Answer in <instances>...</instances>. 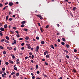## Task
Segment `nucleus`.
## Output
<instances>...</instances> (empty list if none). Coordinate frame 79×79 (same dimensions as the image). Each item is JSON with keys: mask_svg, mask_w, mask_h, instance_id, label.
Instances as JSON below:
<instances>
[{"mask_svg": "<svg viewBox=\"0 0 79 79\" xmlns=\"http://www.w3.org/2000/svg\"><path fill=\"white\" fill-rule=\"evenodd\" d=\"M7 48L8 50H12V49H13V48L11 47H7Z\"/></svg>", "mask_w": 79, "mask_h": 79, "instance_id": "obj_1", "label": "nucleus"}, {"mask_svg": "<svg viewBox=\"0 0 79 79\" xmlns=\"http://www.w3.org/2000/svg\"><path fill=\"white\" fill-rule=\"evenodd\" d=\"M4 76H6V73H5L4 72V74L2 75V76L3 77H5Z\"/></svg>", "mask_w": 79, "mask_h": 79, "instance_id": "obj_2", "label": "nucleus"}, {"mask_svg": "<svg viewBox=\"0 0 79 79\" xmlns=\"http://www.w3.org/2000/svg\"><path fill=\"white\" fill-rule=\"evenodd\" d=\"M13 5V2H10L9 4V6H12Z\"/></svg>", "mask_w": 79, "mask_h": 79, "instance_id": "obj_3", "label": "nucleus"}, {"mask_svg": "<svg viewBox=\"0 0 79 79\" xmlns=\"http://www.w3.org/2000/svg\"><path fill=\"white\" fill-rule=\"evenodd\" d=\"M39 46H37L36 47V49L35 50L36 52H37V51H38V50H39Z\"/></svg>", "mask_w": 79, "mask_h": 79, "instance_id": "obj_4", "label": "nucleus"}, {"mask_svg": "<svg viewBox=\"0 0 79 79\" xmlns=\"http://www.w3.org/2000/svg\"><path fill=\"white\" fill-rule=\"evenodd\" d=\"M0 30L1 31H5V29H4V28L1 27L0 28Z\"/></svg>", "mask_w": 79, "mask_h": 79, "instance_id": "obj_5", "label": "nucleus"}, {"mask_svg": "<svg viewBox=\"0 0 79 79\" xmlns=\"http://www.w3.org/2000/svg\"><path fill=\"white\" fill-rule=\"evenodd\" d=\"M9 63H11V64H13V61L12 60H9Z\"/></svg>", "mask_w": 79, "mask_h": 79, "instance_id": "obj_6", "label": "nucleus"}, {"mask_svg": "<svg viewBox=\"0 0 79 79\" xmlns=\"http://www.w3.org/2000/svg\"><path fill=\"white\" fill-rule=\"evenodd\" d=\"M0 35L1 36H2V35H3V32L2 31H0Z\"/></svg>", "mask_w": 79, "mask_h": 79, "instance_id": "obj_7", "label": "nucleus"}, {"mask_svg": "<svg viewBox=\"0 0 79 79\" xmlns=\"http://www.w3.org/2000/svg\"><path fill=\"white\" fill-rule=\"evenodd\" d=\"M47 53H48V51H46V52H44V55H47Z\"/></svg>", "mask_w": 79, "mask_h": 79, "instance_id": "obj_8", "label": "nucleus"}, {"mask_svg": "<svg viewBox=\"0 0 79 79\" xmlns=\"http://www.w3.org/2000/svg\"><path fill=\"white\" fill-rule=\"evenodd\" d=\"M7 27H8V25H7V24H5V25H4V27L5 29H6V28Z\"/></svg>", "mask_w": 79, "mask_h": 79, "instance_id": "obj_9", "label": "nucleus"}, {"mask_svg": "<svg viewBox=\"0 0 79 79\" xmlns=\"http://www.w3.org/2000/svg\"><path fill=\"white\" fill-rule=\"evenodd\" d=\"M7 7H8V6H5L3 8V10H5L6 9V8H7Z\"/></svg>", "mask_w": 79, "mask_h": 79, "instance_id": "obj_10", "label": "nucleus"}, {"mask_svg": "<svg viewBox=\"0 0 79 79\" xmlns=\"http://www.w3.org/2000/svg\"><path fill=\"white\" fill-rule=\"evenodd\" d=\"M50 54H48V55H47L46 56V57L47 58H49V57H50Z\"/></svg>", "mask_w": 79, "mask_h": 79, "instance_id": "obj_11", "label": "nucleus"}, {"mask_svg": "<svg viewBox=\"0 0 79 79\" xmlns=\"http://www.w3.org/2000/svg\"><path fill=\"white\" fill-rule=\"evenodd\" d=\"M44 43H45V41H41V44L42 45H44Z\"/></svg>", "mask_w": 79, "mask_h": 79, "instance_id": "obj_12", "label": "nucleus"}, {"mask_svg": "<svg viewBox=\"0 0 79 79\" xmlns=\"http://www.w3.org/2000/svg\"><path fill=\"white\" fill-rule=\"evenodd\" d=\"M15 75L17 77H18L19 75V73H17Z\"/></svg>", "mask_w": 79, "mask_h": 79, "instance_id": "obj_13", "label": "nucleus"}, {"mask_svg": "<svg viewBox=\"0 0 79 79\" xmlns=\"http://www.w3.org/2000/svg\"><path fill=\"white\" fill-rule=\"evenodd\" d=\"M50 47L51 48H53V49H54V48H54V47H53V46L52 45H51Z\"/></svg>", "mask_w": 79, "mask_h": 79, "instance_id": "obj_14", "label": "nucleus"}, {"mask_svg": "<svg viewBox=\"0 0 79 79\" xmlns=\"http://www.w3.org/2000/svg\"><path fill=\"white\" fill-rule=\"evenodd\" d=\"M6 39L7 40H9L10 39L9 38V37H8V36H6Z\"/></svg>", "mask_w": 79, "mask_h": 79, "instance_id": "obj_15", "label": "nucleus"}, {"mask_svg": "<svg viewBox=\"0 0 79 79\" xmlns=\"http://www.w3.org/2000/svg\"><path fill=\"white\" fill-rule=\"evenodd\" d=\"M6 51H4L3 52V55H6Z\"/></svg>", "mask_w": 79, "mask_h": 79, "instance_id": "obj_16", "label": "nucleus"}, {"mask_svg": "<svg viewBox=\"0 0 79 79\" xmlns=\"http://www.w3.org/2000/svg\"><path fill=\"white\" fill-rule=\"evenodd\" d=\"M66 47L68 48H69V45L68 44L66 45Z\"/></svg>", "mask_w": 79, "mask_h": 79, "instance_id": "obj_17", "label": "nucleus"}, {"mask_svg": "<svg viewBox=\"0 0 79 79\" xmlns=\"http://www.w3.org/2000/svg\"><path fill=\"white\" fill-rule=\"evenodd\" d=\"M8 17H9V16L8 15L6 16V21H7V20H8Z\"/></svg>", "mask_w": 79, "mask_h": 79, "instance_id": "obj_18", "label": "nucleus"}, {"mask_svg": "<svg viewBox=\"0 0 79 79\" xmlns=\"http://www.w3.org/2000/svg\"><path fill=\"white\" fill-rule=\"evenodd\" d=\"M26 22L25 21H23L21 22L22 24H25Z\"/></svg>", "mask_w": 79, "mask_h": 79, "instance_id": "obj_19", "label": "nucleus"}, {"mask_svg": "<svg viewBox=\"0 0 79 79\" xmlns=\"http://www.w3.org/2000/svg\"><path fill=\"white\" fill-rule=\"evenodd\" d=\"M14 31H10V34H14Z\"/></svg>", "mask_w": 79, "mask_h": 79, "instance_id": "obj_20", "label": "nucleus"}, {"mask_svg": "<svg viewBox=\"0 0 79 79\" xmlns=\"http://www.w3.org/2000/svg\"><path fill=\"white\" fill-rule=\"evenodd\" d=\"M25 39L27 40H28L29 39V37H28V36H27L25 38Z\"/></svg>", "mask_w": 79, "mask_h": 79, "instance_id": "obj_21", "label": "nucleus"}, {"mask_svg": "<svg viewBox=\"0 0 79 79\" xmlns=\"http://www.w3.org/2000/svg\"><path fill=\"white\" fill-rule=\"evenodd\" d=\"M43 75L44 77H47V75H46V74H43Z\"/></svg>", "mask_w": 79, "mask_h": 79, "instance_id": "obj_22", "label": "nucleus"}, {"mask_svg": "<svg viewBox=\"0 0 79 79\" xmlns=\"http://www.w3.org/2000/svg\"><path fill=\"white\" fill-rule=\"evenodd\" d=\"M0 48H1V49H3L4 48L2 46H0Z\"/></svg>", "mask_w": 79, "mask_h": 79, "instance_id": "obj_23", "label": "nucleus"}, {"mask_svg": "<svg viewBox=\"0 0 79 79\" xmlns=\"http://www.w3.org/2000/svg\"><path fill=\"white\" fill-rule=\"evenodd\" d=\"M62 40L64 42H65V38H62Z\"/></svg>", "mask_w": 79, "mask_h": 79, "instance_id": "obj_24", "label": "nucleus"}, {"mask_svg": "<svg viewBox=\"0 0 79 79\" xmlns=\"http://www.w3.org/2000/svg\"><path fill=\"white\" fill-rule=\"evenodd\" d=\"M4 41H5V39H2L1 40V42H3Z\"/></svg>", "mask_w": 79, "mask_h": 79, "instance_id": "obj_25", "label": "nucleus"}, {"mask_svg": "<svg viewBox=\"0 0 79 79\" xmlns=\"http://www.w3.org/2000/svg\"><path fill=\"white\" fill-rule=\"evenodd\" d=\"M35 67H36V69H38V68H39V66L37 65H36Z\"/></svg>", "mask_w": 79, "mask_h": 79, "instance_id": "obj_26", "label": "nucleus"}, {"mask_svg": "<svg viewBox=\"0 0 79 79\" xmlns=\"http://www.w3.org/2000/svg\"><path fill=\"white\" fill-rule=\"evenodd\" d=\"M24 26H25V25L24 24H22L21 25V27H24Z\"/></svg>", "mask_w": 79, "mask_h": 79, "instance_id": "obj_27", "label": "nucleus"}, {"mask_svg": "<svg viewBox=\"0 0 79 79\" xmlns=\"http://www.w3.org/2000/svg\"><path fill=\"white\" fill-rule=\"evenodd\" d=\"M2 70L3 71H4L5 70V68H3L2 69Z\"/></svg>", "mask_w": 79, "mask_h": 79, "instance_id": "obj_28", "label": "nucleus"}, {"mask_svg": "<svg viewBox=\"0 0 79 79\" xmlns=\"http://www.w3.org/2000/svg\"><path fill=\"white\" fill-rule=\"evenodd\" d=\"M5 42H6V43H9V41L8 40H5Z\"/></svg>", "mask_w": 79, "mask_h": 79, "instance_id": "obj_29", "label": "nucleus"}, {"mask_svg": "<svg viewBox=\"0 0 79 79\" xmlns=\"http://www.w3.org/2000/svg\"><path fill=\"white\" fill-rule=\"evenodd\" d=\"M14 43L15 44H16V40H14Z\"/></svg>", "mask_w": 79, "mask_h": 79, "instance_id": "obj_30", "label": "nucleus"}, {"mask_svg": "<svg viewBox=\"0 0 79 79\" xmlns=\"http://www.w3.org/2000/svg\"><path fill=\"white\" fill-rule=\"evenodd\" d=\"M73 11H76V7H73Z\"/></svg>", "mask_w": 79, "mask_h": 79, "instance_id": "obj_31", "label": "nucleus"}, {"mask_svg": "<svg viewBox=\"0 0 79 79\" xmlns=\"http://www.w3.org/2000/svg\"><path fill=\"white\" fill-rule=\"evenodd\" d=\"M24 31H25L27 32L28 30L27 29H24Z\"/></svg>", "mask_w": 79, "mask_h": 79, "instance_id": "obj_32", "label": "nucleus"}, {"mask_svg": "<svg viewBox=\"0 0 79 79\" xmlns=\"http://www.w3.org/2000/svg\"><path fill=\"white\" fill-rule=\"evenodd\" d=\"M70 14L72 17H73V14L71 13H70Z\"/></svg>", "mask_w": 79, "mask_h": 79, "instance_id": "obj_33", "label": "nucleus"}, {"mask_svg": "<svg viewBox=\"0 0 79 79\" xmlns=\"http://www.w3.org/2000/svg\"><path fill=\"white\" fill-rule=\"evenodd\" d=\"M5 64L6 65H8V64H9V63H8V62H6L5 63Z\"/></svg>", "mask_w": 79, "mask_h": 79, "instance_id": "obj_34", "label": "nucleus"}, {"mask_svg": "<svg viewBox=\"0 0 79 79\" xmlns=\"http://www.w3.org/2000/svg\"><path fill=\"white\" fill-rule=\"evenodd\" d=\"M64 52H66V53H68V51L67 50H64Z\"/></svg>", "mask_w": 79, "mask_h": 79, "instance_id": "obj_35", "label": "nucleus"}, {"mask_svg": "<svg viewBox=\"0 0 79 79\" xmlns=\"http://www.w3.org/2000/svg\"><path fill=\"white\" fill-rule=\"evenodd\" d=\"M61 44H62L63 45H64L65 44V43L64 42H62L61 43Z\"/></svg>", "mask_w": 79, "mask_h": 79, "instance_id": "obj_36", "label": "nucleus"}, {"mask_svg": "<svg viewBox=\"0 0 79 79\" xmlns=\"http://www.w3.org/2000/svg\"><path fill=\"white\" fill-rule=\"evenodd\" d=\"M40 18L41 19H43V18H42V17L41 16H40Z\"/></svg>", "mask_w": 79, "mask_h": 79, "instance_id": "obj_37", "label": "nucleus"}, {"mask_svg": "<svg viewBox=\"0 0 79 79\" xmlns=\"http://www.w3.org/2000/svg\"><path fill=\"white\" fill-rule=\"evenodd\" d=\"M19 40H23V38H20L19 39Z\"/></svg>", "mask_w": 79, "mask_h": 79, "instance_id": "obj_38", "label": "nucleus"}, {"mask_svg": "<svg viewBox=\"0 0 79 79\" xmlns=\"http://www.w3.org/2000/svg\"><path fill=\"white\" fill-rule=\"evenodd\" d=\"M19 61V59H17L16 60V62H18Z\"/></svg>", "mask_w": 79, "mask_h": 79, "instance_id": "obj_39", "label": "nucleus"}, {"mask_svg": "<svg viewBox=\"0 0 79 79\" xmlns=\"http://www.w3.org/2000/svg\"><path fill=\"white\" fill-rule=\"evenodd\" d=\"M9 21H12V20H13V19H12V18H10L9 19Z\"/></svg>", "mask_w": 79, "mask_h": 79, "instance_id": "obj_40", "label": "nucleus"}, {"mask_svg": "<svg viewBox=\"0 0 79 79\" xmlns=\"http://www.w3.org/2000/svg\"><path fill=\"white\" fill-rule=\"evenodd\" d=\"M15 74V72H12L11 73V75H14V74Z\"/></svg>", "mask_w": 79, "mask_h": 79, "instance_id": "obj_41", "label": "nucleus"}, {"mask_svg": "<svg viewBox=\"0 0 79 79\" xmlns=\"http://www.w3.org/2000/svg\"><path fill=\"white\" fill-rule=\"evenodd\" d=\"M36 73L37 74H40V72L39 71H37V72H36Z\"/></svg>", "mask_w": 79, "mask_h": 79, "instance_id": "obj_42", "label": "nucleus"}, {"mask_svg": "<svg viewBox=\"0 0 79 79\" xmlns=\"http://www.w3.org/2000/svg\"><path fill=\"white\" fill-rule=\"evenodd\" d=\"M12 58L13 59H15V56L14 55H12Z\"/></svg>", "mask_w": 79, "mask_h": 79, "instance_id": "obj_43", "label": "nucleus"}, {"mask_svg": "<svg viewBox=\"0 0 79 79\" xmlns=\"http://www.w3.org/2000/svg\"><path fill=\"white\" fill-rule=\"evenodd\" d=\"M16 36L17 37H20V35H19V34L17 35Z\"/></svg>", "mask_w": 79, "mask_h": 79, "instance_id": "obj_44", "label": "nucleus"}, {"mask_svg": "<svg viewBox=\"0 0 79 79\" xmlns=\"http://www.w3.org/2000/svg\"><path fill=\"white\" fill-rule=\"evenodd\" d=\"M21 45H22V46H23V45H24V43H22L21 44Z\"/></svg>", "mask_w": 79, "mask_h": 79, "instance_id": "obj_45", "label": "nucleus"}, {"mask_svg": "<svg viewBox=\"0 0 79 79\" xmlns=\"http://www.w3.org/2000/svg\"><path fill=\"white\" fill-rule=\"evenodd\" d=\"M3 6V5L0 3V7H2Z\"/></svg>", "mask_w": 79, "mask_h": 79, "instance_id": "obj_46", "label": "nucleus"}, {"mask_svg": "<svg viewBox=\"0 0 79 79\" xmlns=\"http://www.w3.org/2000/svg\"><path fill=\"white\" fill-rule=\"evenodd\" d=\"M66 57L68 59L69 58V56H68V55H67L66 56Z\"/></svg>", "mask_w": 79, "mask_h": 79, "instance_id": "obj_47", "label": "nucleus"}, {"mask_svg": "<svg viewBox=\"0 0 79 79\" xmlns=\"http://www.w3.org/2000/svg\"><path fill=\"white\" fill-rule=\"evenodd\" d=\"M36 39L37 40H39V37L38 36H37V37H36Z\"/></svg>", "mask_w": 79, "mask_h": 79, "instance_id": "obj_48", "label": "nucleus"}, {"mask_svg": "<svg viewBox=\"0 0 79 79\" xmlns=\"http://www.w3.org/2000/svg\"><path fill=\"white\" fill-rule=\"evenodd\" d=\"M34 55H32V56H31L32 59H33V58H34Z\"/></svg>", "mask_w": 79, "mask_h": 79, "instance_id": "obj_49", "label": "nucleus"}, {"mask_svg": "<svg viewBox=\"0 0 79 79\" xmlns=\"http://www.w3.org/2000/svg\"><path fill=\"white\" fill-rule=\"evenodd\" d=\"M48 25H47L46 27V29H48Z\"/></svg>", "mask_w": 79, "mask_h": 79, "instance_id": "obj_50", "label": "nucleus"}, {"mask_svg": "<svg viewBox=\"0 0 79 79\" xmlns=\"http://www.w3.org/2000/svg\"><path fill=\"white\" fill-rule=\"evenodd\" d=\"M14 69L15 70H17V69H18V68H17V67H15Z\"/></svg>", "mask_w": 79, "mask_h": 79, "instance_id": "obj_51", "label": "nucleus"}, {"mask_svg": "<svg viewBox=\"0 0 79 79\" xmlns=\"http://www.w3.org/2000/svg\"><path fill=\"white\" fill-rule=\"evenodd\" d=\"M38 26H40V23H38Z\"/></svg>", "mask_w": 79, "mask_h": 79, "instance_id": "obj_52", "label": "nucleus"}, {"mask_svg": "<svg viewBox=\"0 0 79 79\" xmlns=\"http://www.w3.org/2000/svg\"><path fill=\"white\" fill-rule=\"evenodd\" d=\"M29 55H32V53L30 52L29 53Z\"/></svg>", "mask_w": 79, "mask_h": 79, "instance_id": "obj_53", "label": "nucleus"}, {"mask_svg": "<svg viewBox=\"0 0 79 79\" xmlns=\"http://www.w3.org/2000/svg\"><path fill=\"white\" fill-rule=\"evenodd\" d=\"M28 48H29V49H30L31 48V47L30 46H28L27 47Z\"/></svg>", "mask_w": 79, "mask_h": 79, "instance_id": "obj_54", "label": "nucleus"}, {"mask_svg": "<svg viewBox=\"0 0 79 79\" xmlns=\"http://www.w3.org/2000/svg\"><path fill=\"white\" fill-rule=\"evenodd\" d=\"M31 62L32 63H34V60H31Z\"/></svg>", "mask_w": 79, "mask_h": 79, "instance_id": "obj_55", "label": "nucleus"}, {"mask_svg": "<svg viewBox=\"0 0 79 79\" xmlns=\"http://www.w3.org/2000/svg\"><path fill=\"white\" fill-rule=\"evenodd\" d=\"M57 41L58 42H60V40L59 39H58L57 40Z\"/></svg>", "mask_w": 79, "mask_h": 79, "instance_id": "obj_56", "label": "nucleus"}, {"mask_svg": "<svg viewBox=\"0 0 79 79\" xmlns=\"http://www.w3.org/2000/svg\"><path fill=\"white\" fill-rule=\"evenodd\" d=\"M14 51H16V48L15 47L14 49Z\"/></svg>", "mask_w": 79, "mask_h": 79, "instance_id": "obj_57", "label": "nucleus"}, {"mask_svg": "<svg viewBox=\"0 0 79 79\" xmlns=\"http://www.w3.org/2000/svg\"><path fill=\"white\" fill-rule=\"evenodd\" d=\"M21 50H24V47H22L21 48Z\"/></svg>", "mask_w": 79, "mask_h": 79, "instance_id": "obj_58", "label": "nucleus"}, {"mask_svg": "<svg viewBox=\"0 0 79 79\" xmlns=\"http://www.w3.org/2000/svg\"><path fill=\"white\" fill-rule=\"evenodd\" d=\"M42 61H45V59H42Z\"/></svg>", "mask_w": 79, "mask_h": 79, "instance_id": "obj_59", "label": "nucleus"}, {"mask_svg": "<svg viewBox=\"0 0 79 79\" xmlns=\"http://www.w3.org/2000/svg\"><path fill=\"white\" fill-rule=\"evenodd\" d=\"M2 25H3V24L2 23H0V27H1V26H2Z\"/></svg>", "mask_w": 79, "mask_h": 79, "instance_id": "obj_60", "label": "nucleus"}, {"mask_svg": "<svg viewBox=\"0 0 79 79\" xmlns=\"http://www.w3.org/2000/svg\"><path fill=\"white\" fill-rule=\"evenodd\" d=\"M45 64L46 65H48V63H47V62H45Z\"/></svg>", "mask_w": 79, "mask_h": 79, "instance_id": "obj_61", "label": "nucleus"}, {"mask_svg": "<svg viewBox=\"0 0 79 79\" xmlns=\"http://www.w3.org/2000/svg\"><path fill=\"white\" fill-rule=\"evenodd\" d=\"M20 62H17L16 63V64H18L19 63H20Z\"/></svg>", "mask_w": 79, "mask_h": 79, "instance_id": "obj_62", "label": "nucleus"}, {"mask_svg": "<svg viewBox=\"0 0 79 79\" xmlns=\"http://www.w3.org/2000/svg\"><path fill=\"white\" fill-rule=\"evenodd\" d=\"M8 2H6L5 3V5H7V4H8Z\"/></svg>", "mask_w": 79, "mask_h": 79, "instance_id": "obj_63", "label": "nucleus"}, {"mask_svg": "<svg viewBox=\"0 0 79 79\" xmlns=\"http://www.w3.org/2000/svg\"><path fill=\"white\" fill-rule=\"evenodd\" d=\"M74 52H77V50L76 49H74Z\"/></svg>", "mask_w": 79, "mask_h": 79, "instance_id": "obj_64", "label": "nucleus"}]
</instances>
